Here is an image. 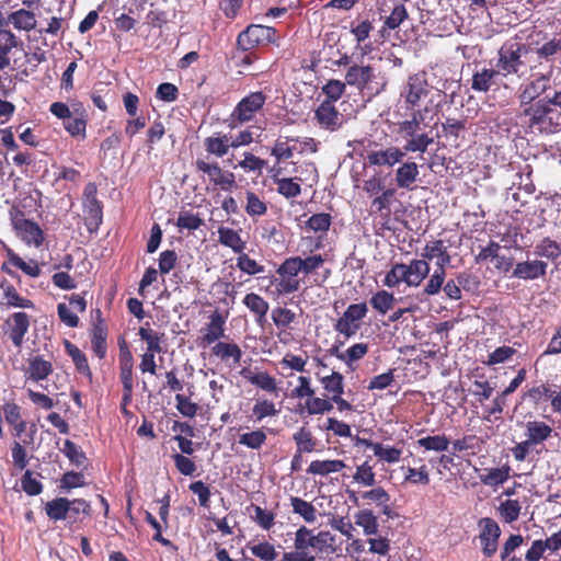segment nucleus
Returning <instances> with one entry per match:
<instances>
[{
    "instance_id": "nucleus-23",
    "label": "nucleus",
    "mask_w": 561,
    "mask_h": 561,
    "mask_svg": "<svg viewBox=\"0 0 561 561\" xmlns=\"http://www.w3.org/2000/svg\"><path fill=\"white\" fill-rule=\"evenodd\" d=\"M500 76L496 68H482L472 76V90L477 92H488L494 83L495 78Z\"/></svg>"
},
{
    "instance_id": "nucleus-38",
    "label": "nucleus",
    "mask_w": 561,
    "mask_h": 561,
    "mask_svg": "<svg viewBox=\"0 0 561 561\" xmlns=\"http://www.w3.org/2000/svg\"><path fill=\"white\" fill-rule=\"evenodd\" d=\"M561 53V38L552 37L536 48V55L539 59L547 62L554 60V57Z\"/></svg>"
},
{
    "instance_id": "nucleus-16",
    "label": "nucleus",
    "mask_w": 561,
    "mask_h": 561,
    "mask_svg": "<svg viewBox=\"0 0 561 561\" xmlns=\"http://www.w3.org/2000/svg\"><path fill=\"white\" fill-rule=\"evenodd\" d=\"M419 165L413 161L402 163L394 172V182L399 188L411 190L417 181Z\"/></svg>"
},
{
    "instance_id": "nucleus-51",
    "label": "nucleus",
    "mask_w": 561,
    "mask_h": 561,
    "mask_svg": "<svg viewBox=\"0 0 561 561\" xmlns=\"http://www.w3.org/2000/svg\"><path fill=\"white\" fill-rule=\"evenodd\" d=\"M249 548H250L251 553L254 557H256L263 561H274L277 557L275 547L267 541L252 545Z\"/></svg>"
},
{
    "instance_id": "nucleus-63",
    "label": "nucleus",
    "mask_w": 561,
    "mask_h": 561,
    "mask_svg": "<svg viewBox=\"0 0 561 561\" xmlns=\"http://www.w3.org/2000/svg\"><path fill=\"white\" fill-rule=\"evenodd\" d=\"M141 340L147 343V352H151V354L160 353V337L156 332L150 329L140 328L138 332Z\"/></svg>"
},
{
    "instance_id": "nucleus-48",
    "label": "nucleus",
    "mask_w": 561,
    "mask_h": 561,
    "mask_svg": "<svg viewBox=\"0 0 561 561\" xmlns=\"http://www.w3.org/2000/svg\"><path fill=\"white\" fill-rule=\"evenodd\" d=\"M510 468H493L489 469L485 474L480 477L481 482L489 486H496L504 483L508 479Z\"/></svg>"
},
{
    "instance_id": "nucleus-30",
    "label": "nucleus",
    "mask_w": 561,
    "mask_h": 561,
    "mask_svg": "<svg viewBox=\"0 0 561 561\" xmlns=\"http://www.w3.org/2000/svg\"><path fill=\"white\" fill-rule=\"evenodd\" d=\"M219 242L230 249L236 253L243 252L245 248V242L241 239L240 234L230 228L221 227L218 229Z\"/></svg>"
},
{
    "instance_id": "nucleus-32",
    "label": "nucleus",
    "mask_w": 561,
    "mask_h": 561,
    "mask_svg": "<svg viewBox=\"0 0 561 561\" xmlns=\"http://www.w3.org/2000/svg\"><path fill=\"white\" fill-rule=\"evenodd\" d=\"M290 505L293 512L299 515L306 523H314L317 520V510L310 502L291 496Z\"/></svg>"
},
{
    "instance_id": "nucleus-37",
    "label": "nucleus",
    "mask_w": 561,
    "mask_h": 561,
    "mask_svg": "<svg viewBox=\"0 0 561 561\" xmlns=\"http://www.w3.org/2000/svg\"><path fill=\"white\" fill-rule=\"evenodd\" d=\"M310 543L311 550L317 552H324L333 548L335 538L328 530H321L318 534H313V531L310 529Z\"/></svg>"
},
{
    "instance_id": "nucleus-10",
    "label": "nucleus",
    "mask_w": 561,
    "mask_h": 561,
    "mask_svg": "<svg viewBox=\"0 0 561 561\" xmlns=\"http://www.w3.org/2000/svg\"><path fill=\"white\" fill-rule=\"evenodd\" d=\"M405 152L398 147H387L385 149L371 150L367 153L369 165L391 168L403 161Z\"/></svg>"
},
{
    "instance_id": "nucleus-29",
    "label": "nucleus",
    "mask_w": 561,
    "mask_h": 561,
    "mask_svg": "<svg viewBox=\"0 0 561 561\" xmlns=\"http://www.w3.org/2000/svg\"><path fill=\"white\" fill-rule=\"evenodd\" d=\"M355 524L363 528L366 536L376 535L378 531V522L371 510H360L355 516Z\"/></svg>"
},
{
    "instance_id": "nucleus-20",
    "label": "nucleus",
    "mask_w": 561,
    "mask_h": 561,
    "mask_svg": "<svg viewBox=\"0 0 561 561\" xmlns=\"http://www.w3.org/2000/svg\"><path fill=\"white\" fill-rule=\"evenodd\" d=\"M407 285L416 287L430 273V265L425 260H413L405 264Z\"/></svg>"
},
{
    "instance_id": "nucleus-22",
    "label": "nucleus",
    "mask_w": 561,
    "mask_h": 561,
    "mask_svg": "<svg viewBox=\"0 0 561 561\" xmlns=\"http://www.w3.org/2000/svg\"><path fill=\"white\" fill-rule=\"evenodd\" d=\"M53 371L51 363L45 360L42 356H34L28 360V367L26 370V375L30 379L34 381L44 380L50 375Z\"/></svg>"
},
{
    "instance_id": "nucleus-15",
    "label": "nucleus",
    "mask_w": 561,
    "mask_h": 561,
    "mask_svg": "<svg viewBox=\"0 0 561 561\" xmlns=\"http://www.w3.org/2000/svg\"><path fill=\"white\" fill-rule=\"evenodd\" d=\"M553 112V106L548 102V98L537 100L524 110V115L529 117L530 126L542 125L548 121V116Z\"/></svg>"
},
{
    "instance_id": "nucleus-41",
    "label": "nucleus",
    "mask_w": 561,
    "mask_h": 561,
    "mask_svg": "<svg viewBox=\"0 0 561 561\" xmlns=\"http://www.w3.org/2000/svg\"><path fill=\"white\" fill-rule=\"evenodd\" d=\"M11 264L23 271L31 277H37L41 274V270L35 262H25L18 254H15L10 248L3 245Z\"/></svg>"
},
{
    "instance_id": "nucleus-12",
    "label": "nucleus",
    "mask_w": 561,
    "mask_h": 561,
    "mask_svg": "<svg viewBox=\"0 0 561 561\" xmlns=\"http://www.w3.org/2000/svg\"><path fill=\"white\" fill-rule=\"evenodd\" d=\"M428 88L426 81L419 75L409 77V80L401 91L405 103L414 107L420 104L422 98L426 96Z\"/></svg>"
},
{
    "instance_id": "nucleus-33",
    "label": "nucleus",
    "mask_w": 561,
    "mask_h": 561,
    "mask_svg": "<svg viewBox=\"0 0 561 561\" xmlns=\"http://www.w3.org/2000/svg\"><path fill=\"white\" fill-rule=\"evenodd\" d=\"M380 193L381 194L371 202V211L381 216H389L391 213V199L396 194V188H383Z\"/></svg>"
},
{
    "instance_id": "nucleus-9",
    "label": "nucleus",
    "mask_w": 561,
    "mask_h": 561,
    "mask_svg": "<svg viewBox=\"0 0 561 561\" xmlns=\"http://www.w3.org/2000/svg\"><path fill=\"white\" fill-rule=\"evenodd\" d=\"M479 527L481 529L479 539L482 551L485 557H491L497 550V540L501 535L500 526L492 518L484 517L480 519Z\"/></svg>"
},
{
    "instance_id": "nucleus-5",
    "label": "nucleus",
    "mask_w": 561,
    "mask_h": 561,
    "mask_svg": "<svg viewBox=\"0 0 561 561\" xmlns=\"http://www.w3.org/2000/svg\"><path fill=\"white\" fill-rule=\"evenodd\" d=\"M367 312L368 308L365 302L350 305L335 322L334 330L346 339L355 335L360 328L359 321L366 317Z\"/></svg>"
},
{
    "instance_id": "nucleus-42",
    "label": "nucleus",
    "mask_w": 561,
    "mask_h": 561,
    "mask_svg": "<svg viewBox=\"0 0 561 561\" xmlns=\"http://www.w3.org/2000/svg\"><path fill=\"white\" fill-rule=\"evenodd\" d=\"M278 172L274 174L273 181L277 184V192L286 198L297 197L301 193V188L299 183L295 182L293 179H280L278 178Z\"/></svg>"
},
{
    "instance_id": "nucleus-49",
    "label": "nucleus",
    "mask_w": 561,
    "mask_h": 561,
    "mask_svg": "<svg viewBox=\"0 0 561 561\" xmlns=\"http://www.w3.org/2000/svg\"><path fill=\"white\" fill-rule=\"evenodd\" d=\"M499 513L506 523H513L520 514V504L517 500H506L501 503Z\"/></svg>"
},
{
    "instance_id": "nucleus-18",
    "label": "nucleus",
    "mask_w": 561,
    "mask_h": 561,
    "mask_svg": "<svg viewBox=\"0 0 561 561\" xmlns=\"http://www.w3.org/2000/svg\"><path fill=\"white\" fill-rule=\"evenodd\" d=\"M547 263L542 261H528L517 263L513 276L522 279H535L546 274Z\"/></svg>"
},
{
    "instance_id": "nucleus-6",
    "label": "nucleus",
    "mask_w": 561,
    "mask_h": 561,
    "mask_svg": "<svg viewBox=\"0 0 561 561\" xmlns=\"http://www.w3.org/2000/svg\"><path fill=\"white\" fill-rule=\"evenodd\" d=\"M294 551L285 552L280 561H316V556L311 552L310 529L300 526L294 538Z\"/></svg>"
},
{
    "instance_id": "nucleus-2",
    "label": "nucleus",
    "mask_w": 561,
    "mask_h": 561,
    "mask_svg": "<svg viewBox=\"0 0 561 561\" xmlns=\"http://www.w3.org/2000/svg\"><path fill=\"white\" fill-rule=\"evenodd\" d=\"M553 66L550 65L547 72L534 73L533 79L520 88L518 100L520 105H529L551 89Z\"/></svg>"
},
{
    "instance_id": "nucleus-8",
    "label": "nucleus",
    "mask_w": 561,
    "mask_h": 561,
    "mask_svg": "<svg viewBox=\"0 0 561 561\" xmlns=\"http://www.w3.org/2000/svg\"><path fill=\"white\" fill-rule=\"evenodd\" d=\"M314 118L320 128L336 131L343 123L344 116L341 114L331 101H323L314 112Z\"/></svg>"
},
{
    "instance_id": "nucleus-13",
    "label": "nucleus",
    "mask_w": 561,
    "mask_h": 561,
    "mask_svg": "<svg viewBox=\"0 0 561 561\" xmlns=\"http://www.w3.org/2000/svg\"><path fill=\"white\" fill-rule=\"evenodd\" d=\"M374 68L364 65L350 66L345 73V83L355 87L359 90L369 88V84L375 79Z\"/></svg>"
},
{
    "instance_id": "nucleus-64",
    "label": "nucleus",
    "mask_w": 561,
    "mask_h": 561,
    "mask_svg": "<svg viewBox=\"0 0 561 561\" xmlns=\"http://www.w3.org/2000/svg\"><path fill=\"white\" fill-rule=\"evenodd\" d=\"M446 250L447 247L444 244L443 240L430 241L423 249L422 257L426 262L432 261L440 256Z\"/></svg>"
},
{
    "instance_id": "nucleus-54",
    "label": "nucleus",
    "mask_w": 561,
    "mask_h": 561,
    "mask_svg": "<svg viewBox=\"0 0 561 561\" xmlns=\"http://www.w3.org/2000/svg\"><path fill=\"white\" fill-rule=\"evenodd\" d=\"M301 270V257L294 256L286 259L277 268V274L280 277H294L298 275Z\"/></svg>"
},
{
    "instance_id": "nucleus-52",
    "label": "nucleus",
    "mask_w": 561,
    "mask_h": 561,
    "mask_svg": "<svg viewBox=\"0 0 561 561\" xmlns=\"http://www.w3.org/2000/svg\"><path fill=\"white\" fill-rule=\"evenodd\" d=\"M91 505L83 499L69 500L68 504V517L69 520L76 523L80 514L90 515Z\"/></svg>"
},
{
    "instance_id": "nucleus-11",
    "label": "nucleus",
    "mask_w": 561,
    "mask_h": 561,
    "mask_svg": "<svg viewBox=\"0 0 561 561\" xmlns=\"http://www.w3.org/2000/svg\"><path fill=\"white\" fill-rule=\"evenodd\" d=\"M196 167L198 171L207 174L209 180L215 184L219 185L221 190L229 191L232 186H234V175L231 172H224L221 168L217 164H210L203 160L196 161Z\"/></svg>"
},
{
    "instance_id": "nucleus-31",
    "label": "nucleus",
    "mask_w": 561,
    "mask_h": 561,
    "mask_svg": "<svg viewBox=\"0 0 561 561\" xmlns=\"http://www.w3.org/2000/svg\"><path fill=\"white\" fill-rule=\"evenodd\" d=\"M68 504L69 500L67 497L48 501L45 505L46 515L55 522L65 520L68 517Z\"/></svg>"
},
{
    "instance_id": "nucleus-34",
    "label": "nucleus",
    "mask_w": 561,
    "mask_h": 561,
    "mask_svg": "<svg viewBox=\"0 0 561 561\" xmlns=\"http://www.w3.org/2000/svg\"><path fill=\"white\" fill-rule=\"evenodd\" d=\"M369 302L378 313L383 316L393 308L396 297L387 290H379L371 296Z\"/></svg>"
},
{
    "instance_id": "nucleus-60",
    "label": "nucleus",
    "mask_w": 561,
    "mask_h": 561,
    "mask_svg": "<svg viewBox=\"0 0 561 561\" xmlns=\"http://www.w3.org/2000/svg\"><path fill=\"white\" fill-rule=\"evenodd\" d=\"M252 411L255 420L259 422L267 416H275L278 414V410L275 408V404L266 399L257 401Z\"/></svg>"
},
{
    "instance_id": "nucleus-57",
    "label": "nucleus",
    "mask_w": 561,
    "mask_h": 561,
    "mask_svg": "<svg viewBox=\"0 0 561 561\" xmlns=\"http://www.w3.org/2000/svg\"><path fill=\"white\" fill-rule=\"evenodd\" d=\"M353 479L355 482L366 486H371L376 482L375 472L373 471L371 466L367 461L357 467L356 472L353 476Z\"/></svg>"
},
{
    "instance_id": "nucleus-40",
    "label": "nucleus",
    "mask_w": 561,
    "mask_h": 561,
    "mask_svg": "<svg viewBox=\"0 0 561 561\" xmlns=\"http://www.w3.org/2000/svg\"><path fill=\"white\" fill-rule=\"evenodd\" d=\"M65 129L73 137L81 136L85 137L87 127V113L84 107L80 114H75L71 119H67L64 123Z\"/></svg>"
},
{
    "instance_id": "nucleus-25",
    "label": "nucleus",
    "mask_w": 561,
    "mask_h": 561,
    "mask_svg": "<svg viewBox=\"0 0 561 561\" xmlns=\"http://www.w3.org/2000/svg\"><path fill=\"white\" fill-rule=\"evenodd\" d=\"M243 304L255 314L256 322L263 324L270 308L268 302L260 295L250 293L244 296Z\"/></svg>"
},
{
    "instance_id": "nucleus-50",
    "label": "nucleus",
    "mask_w": 561,
    "mask_h": 561,
    "mask_svg": "<svg viewBox=\"0 0 561 561\" xmlns=\"http://www.w3.org/2000/svg\"><path fill=\"white\" fill-rule=\"evenodd\" d=\"M266 440V435L262 430L244 433L239 437V444L244 445L251 449L261 448Z\"/></svg>"
},
{
    "instance_id": "nucleus-53",
    "label": "nucleus",
    "mask_w": 561,
    "mask_h": 561,
    "mask_svg": "<svg viewBox=\"0 0 561 561\" xmlns=\"http://www.w3.org/2000/svg\"><path fill=\"white\" fill-rule=\"evenodd\" d=\"M423 121V115L420 111H414L412 113L411 119H407L399 125V130L404 137L414 136L421 129V123Z\"/></svg>"
},
{
    "instance_id": "nucleus-55",
    "label": "nucleus",
    "mask_w": 561,
    "mask_h": 561,
    "mask_svg": "<svg viewBox=\"0 0 561 561\" xmlns=\"http://www.w3.org/2000/svg\"><path fill=\"white\" fill-rule=\"evenodd\" d=\"M446 272L444 270H435L424 287V294L435 296L443 289Z\"/></svg>"
},
{
    "instance_id": "nucleus-28",
    "label": "nucleus",
    "mask_w": 561,
    "mask_h": 561,
    "mask_svg": "<svg viewBox=\"0 0 561 561\" xmlns=\"http://www.w3.org/2000/svg\"><path fill=\"white\" fill-rule=\"evenodd\" d=\"M9 23L18 30L31 31L36 26V18L33 12L20 9L9 14L7 24Z\"/></svg>"
},
{
    "instance_id": "nucleus-61",
    "label": "nucleus",
    "mask_w": 561,
    "mask_h": 561,
    "mask_svg": "<svg viewBox=\"0 0 561 561\" xmlns=\"http://www.w3.org/2000/svg\"><path fill=\"white\" fill-rule=\"evenodd\" d=\"M267 207L253 192H247L245 211L250 216H262L266 213Z\"/></svg>"
},
{
    "instance_id": "nucleus-44",
    "label": "nucleus",
    "mask_w": 561,
    "mask_h": 561,
    "mask_svg": "<svg viewBox=\"0 0 561 561\" xmlns=\"http://www.w3.org/2000/svg\"><path fill=\"white\" fill-rule=\"evenodd\" d=\"M323 388L332 396L343 394L344 392V377L337 371H333L330 376L321 378Z\"/></svg>"
},
{
    "instance_id": "nucleus-14",
    "label": "nucleus",
    "mask_w": 561,
    "mask_h": 561,
    "mask_svg": "<svg viewBox=\"0 0 561 561\" xmlns=\"http://www.w3.org/2000/svg\"><path fill=\"white\" fill-rule=\"evenodd\" d=\"M133 356L128 350L122 353L119 360L121 380L123 383V403L128 404L133 396Z\"/></svg>"
},
{
    "instance_id": "nucleus-43",
    "label": "nucleus",
    "mask_w": 561,
    "mask_h": 561,
    "mask_svg": "<svg viewBox=\"0 0 561 561\" xmlns=\"http://www.w3.org/2000/svg\"><path fill=\"white\" fill-rule=\"evenodd\" d=\"M230 147V139L227 135L222 137H208L205 139V148L207 152L217 157H224Z\"/></svg>"
},
{
    "instance_id": "nucleus-1",
    "label": "nucleus",
    "mask_w": 561,
    "mask_h": 561,
    "mask_svg": "<svg viewBox=\"0 0 561 561\" xmlns=\"http://www.w3.org/2000/svg\"><path fill=\"white\" fill-rule=\"evenodd\" d=\"M528 53L529 48L525 44L518 42L504 43L497 51L495 62V68L500 76L504 78L513 75L517 78L525 77L529 69H534V67H528L525 61Z\"/></svg>"
},
{
    "instance_id": "nucleus-58",
    "label": "nucleus",
    "mask_w": 561,
    "mask_h": 561,
    "mask_svg": "<svg viewBox=\"0 0 561 561\" xmlns=\"http://www.w3.org/2000/svg\"><path fill=\"white\" fill-rule=\"evenodd\" d=\"M61 451L73 465L78 467L82 466L85 461L84 453L69 439L65 440Z\"/></svg>"
},
{
    "instance_id": "nucleus-36",
    "label": "nucleus",
    "mask_w": 561,
    "mask_h": 561,
    "mask_svg": "<svg viewBox=\"0 0 561 561\" xmlns=\"http://www.w3.org/2000/svg\"><path fill=\"white\" fill-rule=\"evenodd\" d=\"M407 142L403 147L404 152H425L434 139L428 134H414V136L407 137Z\"/></svg>"
},
{
    "instance_id": "nucleus-47",
    "label": "nucleus",
    "mask_w": 561,
    "mask_h": 561,
    "mask_svg": "<svg viewBox=\"0 0 561 561\" xmlns=\"http://www.w3.org/2000/svg\"><path fill=\"white\" fill-rule=\"evenodd\" d=\"M293 438L299 453H311L314 449L316 443L308 428L301 427L294 434Z\"/></svg>"
},
{
    "instance_id": "nucleus-19",
    "label": "nucleus",
    "mask_w": 561,
    "mask_h": 561,
    "mask_svg": "<svg viewBox=\"0 0 561 561\" xmlns=\"http://www.w3.org/2000/svg\"><path fill=\"white\" fill-rule=\"evenodd\" d=\"M553 430L542 421H529L526 423L527 440L533 445H538L551 437Z\"/></svg>"
},
{
    "instance_id": "nucleus-7",
    "label": "nucleus",
    "mask_w": 561,
    "mask_h": 561,
    "mask_svg": "<svg viewBox=\"0 0 561 561\" xmlns=\"http://www.w3.org/2000/svg\"><path fill=\"white\" fill-rule=\"evenodd\" d=\"M12 226L16 234L27 245L41 247L44 242V233L41 227L30 220L25 219L23 215H16L12 218Z\"/></svg>"
},
{
    "instance_id": "nucleus-35",
    "label": "nucleus",
    "mask_w": 561,
    "mask_h": 561,
    "mask_svg": "<svg viewBox=\"0 0 561 561\" xmlns=\"http://www.w3.org/2000/svg\"><path fill=\"white\" fill-rule=\"evenodd\" d=\"M3 290V298L9 307L15 308H33V302L30 299L22 298L16 289L9 283H1Z\"/></svg>"
},
{
    "instance_id": "nucleus-4",
    "label": "nucleus",
    "mask_w": 561,
    "mask_h": 561,
    "mask_svg": "<svg viewBox=\"0 0 561 561\" xmlns=\"http://www.w3.org/2000/svg\"><path fill=\"white\" fill-rule=\"evenodd\" d=\"M275 41V30L261 24H251L238 35L237 44L243 50L267 45Z\"/></svg>"
},
{
    "instance_id": "nucleus-3",
    "label": "nucleus",
    "mask_w": 561,
    "mask_h": 561,
    "mask_svg": "<svg viewBox=\"0 0 561 561\" xmlns=\"http://www.w3.org/2000/svg\"><path fill=\"white\" fill-rule=\"evenodd\" d=\"M266 101L263 92H252L243 98L234 107L229 126L237 128L239 125L251 121L256 112H259Z\"/></svg>"
},
{
    "instance_id": "nucleus-59",
    "label": "nucleus",
    "mask_w": 561,
    "mask_h": 561,
    "mask_svg": "<svg viewBox=\"0 0 561 561\" xmlns=\"http://www.w3.org/2000/svg\"><path fill=\"white\" fill-rule=\"evenodd\" d=\"M237 266L243 272L249 275H255L263 273L264 267L260 265L255 260L251 259L245 253H240V255L237 259Z\"/></svg>"
},
{
    "instance_id": "nucleus-27",
    "label": "nucleus",
    "mask_w": 561,
    "mask_h": 561,
    "mask_svg": "<svg viewBox=\"0 0 561 561\" xmlns=\"http://www.w3.org/2000/svg\"><path fill=\"white\" fill-rule=\"evenodd\" d=\"M346 465L344 461L334 460H313L310 462L307 473L317 476H328L330 473L340 472Z\"/></svg>"
},
{
    "instance_id": "nucleus-56",
    "label": "nucleus",
    "mask_w": 561,
    "mask_h": 561,
    "mask_svg": "<svg viewBox=\"0 0 561 561\" xmlns=\"http://www.w3.org/2000/svg\"><path fill=\"white\" fill-rule=\"evenodd\" d=\"M536 253L540 256L554 260L561 255V248L556 241L546 238L536 247Z\"/></svg>"
},
{
    "instance_id": "nucleus-39",
    "label": "nucleus",
    "mask_w": 561,
    "mask_h": 561,
    "mask_svg": "<svg viewBox=\"0 0 561 561\" xmlns=\"http://www.w3.org/2000/svg\"><path fill=\"white\" fill-rule=\"evenodd\" d=\"M82 105L80 103H73L71 106L62 102H55L50 104L49 111L57 118L62 119L65 123L67 119H71L75 114L82 112Z\"/></svg>"
},
{
    "instance_id": "nucleus-26",
    "label": "nucleus",
    "mask_w": 561,
    "mask_h": 561,
    "mask_svg": "<svg viewBox=\"0 0 561 561\" xmlns=\"http://www.w3.org/2000/svg\"><path fill=\"white\" fill-rule=\"evenodd\" d=\"M225 318L217 311L210 316V321L207 325V332L203 336V342L210 345L225 336Z\"/></svg>"
},
{
    "instance_id": "nucleus-45",
    "label": "nucleus",
    "mask_w": 561,
    "mask_h": 561,
    "mask_svg": "<svg viewBox=\"0 0 561 561\" xmlns=\"http://www.w3.org/2000/svg\"><path fill=\"white\" fill-rule=\"evenodd\" d=\"M417 445L426 450L445 451L448 449L449 439L445 435L426 436L417 439Z\"/></svg>"
},
{
    "instance_id": "nucleus-21",
    "label": "nucleus",
    "mask_w": 561,
    "mask_h": 561,
    "mask_svg": "<svg viewBox=\"0 0 561 561\" xmlns=\"http://www.w3.org/2000/svg\"><path fill=\"white\" fill-rule=\"evenodd\" d=\"M12 327L10 331V339L12 343L20 347L23 343L24 335L26 334L30 327V318L25 312H15L12 316Z\"/></svg>"
},
{
    "instance_id": "nucleus-17",
    "label": "nucleus",
    "mask_w": 561,
    "mask_h": 561,
    "mask_svg": "<svg viewBox=\"0 0 561 561\" xmlns=\"http://www.w3.org/2000/svg\"><path fill=\"white\" fill-rule=\"evenodd\" d=\"M240 375L251 385L256 386L264 391L273 393L277 392L278 388L276 379L270 376L266 371L252 373L250 369L243 368L240 371Z\"/></svg>"
},
{
    "instance_id": "nucleus-24",
    "label": "nucleus",
    "mask_w": 561,
    "mask_h": 561,
    "mask_svg": "<svg viewBox=\"0 0 561 561\" xmlns=\"http://www.w3.org/2000/svg\"><path fill=\"white\" fill-rule=\"evenodd\" d=\"M211 353L222 362L232 359L233 364H239L242 357V351L236 343L218 342L213 346Z\"/></svg>"
},
{
    "instance_id": "nucleus-62",
    "label": "nucleus",
    "mask_w": 561,
    "mask_h": 561,
    "mask_svg": "<svg viewBox=\"0 0 561 561\" xmlns=\"http://www.w3.org/2000/svg\"><path fill=\"white\" fill-rule=\"evenodd\" d=\"M307 226L314 232H325L331 226V216L325 213L312 215L308 219Z\"/></svg>"
},
{
    "instance_id": "nucleus-46",
    "label": "nucleus",
    "mask_w": 561,
    "mask_h": 561,
    "mask_svg": "<svg viewBox=\"0 0 561 561\" xmlns=\"http://www.w3.org/2000/svg\"><path fill=\"white\" fill-rule=\"evenodd\" d=\"M400 283L407 284L405 264L403 263L394 264L383 279V285L390 288L397 287Z\"/></svg>"
}]
</instances>
